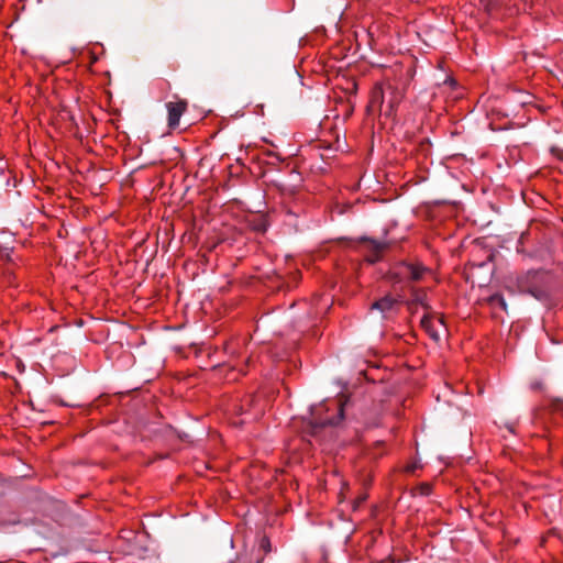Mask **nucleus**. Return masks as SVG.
Returning a JSON list of instances; mask_svg holds the SVG:
<instances>
[{
    "instance_id": "nucleus-1",
    "label": "nucleus",
    "mask_w": 563,
    "mask_h": 563,
    "mask_svg": "<svg viewBox=\"0 0 563 563\" xmlns=\"http://www.w3.org/2000/svg\"><path fill=\"white\" fill-rule=\"evenodd\" d=\"M405 97L402 87L396 76L385 75L380 82L375 84L371 91L368 108L380 114L391 117Z\"/></svg>"
},
{
    "instance_id": "nucleus-2",
    "label": "nucleus",
    "mask_w": 563,
    "mask_h": 563,
    "mask_svg": "<svg viewBox=\"0 0 563 563\" xmlns=\"http://www.w3.org/2000/svg\"><path fill=\"white\" fill-rule=\"evenodd\" d=\"M345 399L339 398L325 400L312 407L311 417L306 426L305 434L316 437L325 426H335L343 420Z\"/></svg>"
},
{
    "instance_id": "nucleus-3",
    "label": "nucleus",
    "mask_w": 563,
    "mask_h": 563,
    "mask_svg": "<svg viewBox=\"0 0 563 563\" xmlns=\"http://www.w3.org/2000/svg\"><path fill=\"white\" fill-rule=\"evenodd\" d=\"M166 108L168 128L176 130L179 126L181 115L187 111L188 102L185 99H178L177 101L167 102Z\"/></svg>"
},
{
    "instance_id": "nucleus-4",
    "label": "nucleus",
    "mask_w": 563,
    "mask_h": 563,
    "mask_svg": "<svg viewBox=\"0 0 563 563\" xmlns=\"http://www.w3.org/2000/svg\"><path fill=\"white\" fill-rule=\"evenodd\" d=\"M360 242L364 245V251L366 252L365 260L371 264L378 262L382 258L384 251L387 249V244L385 242H379L368 238H362Z\"/></svg>"
},
{
    "instance_id": "nucleus-5",
    "label": "nucleus",
    "mask_w": 563,
    "mask_h": 563,
    "mask_svg": "<svg viewBox=\"0 0 563 563\" xmlns=\"http://www.w3.org/2000/svg\"><path fill=\"white\" fill-rule=\"evenodd\" d=\"M428 268L420 263H401L398 266L397 274L411 282H419L423 278Z\"/></svg>"
},
{
    "instance_id": "nucleus-6",
    "label": "nucleus",
    "mask_w": 563,
    "mask_h": 563,
    "mask_svg": "<svg viewBox=\"0 0 563 563\" xmlns=\"http://www.w3.org/2000/svg\"><path fill=\"white\" fill-rule=\"evenodd\" d=\"M437 322L440 325L444 327L443 318H439L438 320H434V318L432 316H430V314H424L423 318L421 319V322H420L422 329L434 341H439L440 340V334H439V331H438V329L435 327Z\"/></svg>"
},
{
    "instance_id": "nucleus-7",
    "label": "nucleus",
    "mask_w": 563,
    "mask_h": 563,
    "mask_svg": "<svg viewBox=\"0 0 563 563\" xmlns=\"http://www.w3.org/2000/svg\"><path fill=\"white\" fill-rule=\"evenodd\" d=\"M397 303V300L391 296H385L372 305V309L380 310L382 312L389 311Z\"/></svg>"
},
{
    "instance_id": "nucleus-8",
    "label": "nucleus",
    "mask_w": 563,
    "mask_h": 563,
    "mask_svg": "<svg viewBox=\"0 0 563 563\" xmlns=\"http://www.w3.org/2000/svg\"><path fill=\"white\" fill-rule=\"evenodd\" d=\"M488 302L492 306H498L503 310H507V303L503 295L500 294H494L488 298Z\"/></svg>"
},
{
    "instance_id": "nucleus-9",
    "label": "nucleus",
    "mask_w": 563,
    "mask_h": 563,
    "mask_svg": "<svg viewBox=\"0 0 563 563\" xmlns=\"http://www.w3.org/2000/svg\"><path fill=\"white\" fill-rule=\"evenodd\" d=\"M260 549L264 552V555L272 551V543L268 537L264 536L260 541Z\"/></svg>"
},
{
    "instance_id": "nucleus-10",
    "label": "nucleus",
    "mask_w": 563,
    "mask_h": 563,
    "mask_svg": "<svg viewBox=\"0 0 563 563\" xmlns=\"http://www.w3.org/2000/svg\"><path fill=\"white\" fill-rule=\"evenodd\" d=\"M366 498H367L366 494H363V495H360L358 497H356L353 501V510H357L358 507L366 500Z\"/></svg>"
},
{
    "instance_id": "nucleus-11",
    "label": "nucleus",
    "mask_w": 563,
    "mask_h": 563,
    "mask_svg": "<svg viewBox=\"0 0 563 563\" xmlns=\"http://www.w3.org/2000/svg\"><path fill=\"white\" fill-rule=\"evenodd\" d=\"M252 401H253V398L252 397H247V399H246L247 407H250ZM246 412H249V408H245L244 405H242L241 408H240V413L243 415V413H246Z\"/></svg>"
},
{
    "instance_id": "nucleus-12",
    "label": "nucleus",
    "mask_w": 563,
    "mask_h": 563,
    "mask_svg": "<svg viewBox=\"0 0 563 563\" xmlns=\"http://www.w3.org/2000/svg\"><path fill=\"white\" fill-rule=\"evenodd\" d=\"M423 296H424V294L416 292V294H415V300H416V301H419L423 307H426V308H427V306H426V305L423 303V301H422V297H423Z\"/></svg>"
},
{
    "instance_id": "nucleus-13",
    "label": "nucleus",
    "mask_w": 563,
    "mask_h": 563,
    "mask_svg": "<svg viewBox=\"0 0 563 563\" xmlns=\"http://www.w3.org/2000/svg\"><path fill=\"white\" fill-rule=\"evenodd\" d=\"M481 2L486 9H488L490 5H493L494 0H481Z\"/></svg>"
},
{
    "instance_id": "nucleus-14",
    "label": "nucleus",
    "mask_w": 563,
    "mask_h": 563,
    "mask_svg": "<svg viewBox=\"0 0 563 563\" xmlns=\"http://www.w3.org/2000/svg\"><path fill=\"white\" fill-rule=\"evenodd\" d=\"M415 470H416V465H408L406 467V472H408V473H412V472H415Z\"/></svg>"
},
{
    "instance_id": "nucleus-15",
    "label": "nucleus",
    "mask_w": 563,
    "mask_h": 563,
    "mask_svg": "<svg viewBox=\"0 0 563 563\" xmlns=\"http://www.w3.org/2000/svg\"><path fill=\"white\" fill-rule=\"evenodd\" d=\"M263 562H264V555L256 560V563H263Z\"/></svg>"
},
{
    "instance_id": "nucleus-16",
    "label": "nucleus",
    "mask_w": 563,
    "mask_h": 563,
    "mask_svg": "<svg viewBox=\"0 0 563 563\" xmlns=\"http://www.w3.org/2000/svg\"><path fill=\"white\" fill-rule=\"evenodd\" d=\"M230 563H240L239 559H236L235 561H232Z\"/></svg>"
}]
</instances>
